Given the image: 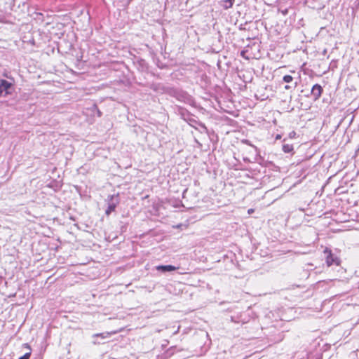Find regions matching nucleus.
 Returning <instances> with one entry per match:
<instances>
[{
  "label": "nucleus",
  "instance_id": "obj_1",
  "mask_svg": "<svg viewBox=\"0 0 359 359\" xmlns=\"http://www.w3.org/2000/svg\"><path fill=\"white\" fill-rule=\"evenodd\" d=\"M163 92L165 94L175 97L180 102L191 106L194 104V100L192 96L180 88L174 87H165L163 88Z\"/></svg>",
  "mask_w": 359,
  "mask_h": 359
},
{
  "label": "nucleus",
  "instance_id": "obj_2",
  "mask_svg": "<svg viewBox=\"0 0 359 359\" xmlns=\"http://www.w3.org/2000/svg\"><path fill=\"white\" fill-rule=\"evenodd\" d=\"M175 111L181 117V118L187 122L189 126H194V123H197V120L194 115L191 114L184 107L176 105L175 107Z\"/></svg>",
  "mask_w": 359,
  "mask_h": 359
},
{
  "label": "nucleus",
  "instance_id": "obj_3",
  "mask_svg": "<svg viewBox=\"0 0 359 359\" xmlns=\"http://www.w3.org/2000/svg\"><path fill=\"white\" fill-rule=\"evenodd\" d=\"M119 203L120 199L118 194L109 196L107 198L108 207L105 210V214L107 215H109L113 211L115 210Z\"/></svg>",
  "mask_w": 359,
  "mask_h": 359
},
{
  "label": "nucleus",
  "instance_id": "obj_4",
  "mask_svg": "<svg viewBox=\"0 0 359 359\" xmlns=\"http://www.w3.org/2000/svg\"><path fill=\"white\" fill-rule=\"evenodd\" d=\"M325 255L326 264L328 266L332 265L339 266L341 263L340 259L332 252V250L326 248L323 251Z\"/></svg>",
  "mask_w": 359,
  "mask_h": 359
},
{
  "label": "nucleus",
  "instance_id": "obj_5",
  "mask_svg": "<svg viewBox=\"0 0 359 359\" xmlns=\"http://www.w3.org/2000/svg\"><path fill=\"white\" fill-rule=\"evenodd\" d=\"M12 83L4 79H0V96L11 93Z\"/></svg>",
  "mask_w": 359,
  "mask_h": 359
},
{
  "label": "nucleus",
  "instance_id": "obj_6",
  "mask_svg": "<svg viewBox=\"0 0 359 359\" xmlns=\"http://www.w3.org/2000/svg\"><path fill=\"white\" fill-rule=\"evenodd\" d=\"M323 91V88H322V86L320 85L315 84L312 87L311 91V95L313 97V100H318L320 97Z\"/></svg>",
  "mask_w": 359,
  "mask_h": 359
},
{
  "label": "nucleus",
  "instance_id": "obj_7",
  "mask_svg": "<svg viewBox=\"0 0 359 359\" xmlns=\"http://www.w3.org/2000/svg\"><path fill=\"white\" fill-rule=\"evenodd\" d=\"M178 269L179 267H176L172 265H158L156 266V269L161 273L170 272L175 271Z\"/></svg>",
  "mask_w": 359,
  "mask_h": 359
},
{
  "label": "nucleus",
  "instance_id": "obj_8",
  "mask_svg": "<svg viewBox=\"0 0 359 359\" xmlns=\"http://www.w3.org/2000/svg\"><path fill=\"white\" fill-rule=\"evenodd\" d=\"M191 127L194 128L196 130L199 131L201 133H207L208 129L204 123L198 121L197 120V123H194V126H191Z\"/></svg>",
  "mask_w": 359,
  "mask_h": 359
},
{
  "label": "nucleus",
  "instance_id": "obj_9",
  "mask_svg": "<svg viewBox=\"0 0 359 359\" xmlns=\"http://www.w3.org/2000/svg\"><path fill=\"white\" fill-rule=\"evenodd\" d=\"M172 348H173V347H170V348H168L166 351H165L161 355H157L156 359H168V358H170L174 354Z\"/></svg>",
  "mask_w": 359,
  "mask_h": 359
},
{
  "label": "nucleus",
  "instance_id": "obj_10",
  "mask_svg": "<svg viewBox=\"0 0 359 359\" xmlns=\"http://www.w3.org/2000/svg\"><path fill=\"white\" fill-rule=\"evenodd\" d=\"M293 150L292 144H285L283 145V151L285 153H290Z\"/></svg>",
  "mask_w": 359,
  "mask_h": 359
},
{
  "label": "nucleus",
  "instance_id": "obj_11",
  "mask_svg": "<svg viewBox=\"0 0 359 359\" xmlns=\"http://www.w3.org/2000/svg\"><path fill=\"white\" fill-rule=\"evenodd\" d=\"M110 336L109 332H103V333H97L93 334V337H100L102 339H105Z\"/></svg>",
  "mask_w": 359,
  "mask_h": 359
},
{
  "label": "nucleus",
  "instance_id": "obj_12",
  "mask_svg": "<svg viewBox=\"0 0 359 359\" xmlns=\"http://www.w3.org/2000/svg\"><path fill=\"white\" fill-rule=\"evenodd\" d=\"M284 82L289 83L293 81V77L290 75H285L283 78Z\"/></svg>",
  "mask_w": 359,
  "mask_h": 359
},
{
  "label": "nucleus",
  "instance_id": "obj_13",
  "mask_svg": "<svg viewBox=\"0 0 359 359\" xmlns=\"http://www.w3.org/2000/svg\"><path fill=\"white\" fill-rule=\"evenodd\" d=\"M231 320L232 322L236 323H241V322L242 323H245V321L241 320L240 319V317H239V316H231Z\"/></svg>",
  "mask_w": 359,
  "mask_h": 359
},
{
  "label": "nucleus",
  "instance_id": "obj_14",
  "mask_svg": "<svg viewBox=\"0 0 359 359\" xmlns=\"http://www.w3.org/2000/svg\"><path fill=\"white\" fill-rule=\"evenodd\" d=\"M233 2H234V0H226L225 1L226 5L224 6V8L226 9L229 8H231L233 6Z\"/></svg>",
  "mask_w": 359,
  "mask_h": 359
},
{
  "label": "nucleus",
  "instance_id": "obj_15",
  "mask_svg": "<svg viewBox=\"0 0 359 359\" xmlns=\"http://www.w3.org/2000/svg\"><path fill=\"white\" fill-rule=\"evenodd\" d=\"M233 2H234V0H226L225 1L226 5L224 6V8L226 9L229 8H231L233 6Z\"/></svg>",
  "mask_w": 359,
  "mask_h": 359
},
{
  "label": "nucleus",
  "instance_id": "obj_16",
  "mask_svg": "<svg viewBox=\"0 0 359 359\" xmlns=\"http://www.w3.org/2000/svg\"><path fill=\"white\" fill-rule=\"evenodd\" d=\"M31 355V353H26L22 356L20 357L18 359H29Z\"/></svg>",
  "mask_w": 359,
  "mask_h": 359
},
{
  "label": "nucleus",
  "instance_id": "obj_17",
  "mask_svg": "<svg viewBox=\"0 0 359 359\" xmlns=\"http://www.w3.org/2000/svg\"><path fill=\"white\" fill-rule=\"evenodd\" d=\"M291 88H292V87H291L290 86H289V85H286V86H285V90H290Z\"/></svg>",
  "mask_w": 359,
  "mask_h": 359
},
{
  "label": "nucleus",
  "instance_id": "obj_18",
  "mask_svg": "<svg viewBox=\"0 0 359 359\" xmlns=\"http://www.w3.org/2000/svg\"><path fill=\"white\" fill-rule=\"evenodd\" d=\"M282 13H283V15H287V9H285V10L283 11H282Z\"/></svg>",
  "mask_w": 359,
  "mask_h": 359
},
{
  "label": "nucleus",
  "instance_id": "obj_19",
  "mask_svg": "<svg viewBox=\"0 0 359 359\" xmlns=\"http://www.w3.org/2000/svg\"><path fill=\"white\" fill-rule=\"evenodd\" d=\"M253 212V210L252 209H250L248 210V212L250 213V212Z\"/></svg>",
  "mask_w": 359,
  "mask_h": 359
},
{
  "label": "nucleus",
  "instance_id": "obj_20",
  "mask_svg": "<svg viewBox=\"0 0 359 359\" xmlns=\"http://www.w3.org/2000/svg\"><path fill=\"white\" fill-rule=\"evenodd\" d=\"M279 138H280V136L279 135H278L276 136V139H279Z\"/></svg>",
  "mask_w": 359,
  "mask_h": 359
}]
</instances>
